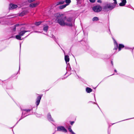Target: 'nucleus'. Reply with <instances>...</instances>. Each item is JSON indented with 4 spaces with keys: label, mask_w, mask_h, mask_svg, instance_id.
<instances>
[{
    "label": "nucleus",
    "mask_w": 134,
    "mask_h": 134,
    "mask_svg": "<svg viewBox=\"0 0 134 134\" xmlns=\"http://www.w3.org/2000/svg\"><path fill=\"white\" fill-rule=\"evenodd\" d=\"M67 6L65 4L60 5L59 7V8L60 9H62L65 8Z\"/></svg>",
    "instance_id": "obj_19"
},
{
    "label": "nucleus",
    "mask_w": 134,
    "mask_h": 134,
    "mask_svg": "<svg viewBox=\"0 0 134 134\" xmlns=\"http://www.w3.org/2000/svg\"><path fill=\"white\" fill-rule=\"evenodd\" d=\"M57 131H62L64 132H66L67 131L66 129L63 126H59L57 127Z\"/></svg>",
    "instance_id": "obj_4"
},
{
    "label": "nucleus",
    "mask_w": 134,
    "mask_h": 134,
    "mask_svg": "<svg viewBox=\"0 0 134 134\" xmlns=\"http://www.w3.org/2000/svg\"><path fill=\"white\" fill-rule=\"evenodd\" d=\"M97 2H98L99 3H101L102 2V1L100 0H98Z\"/></svg>",
    "instance_id": "obj_28"
},
{
    "label": "nucleus",
    "mask_w": 134,
    "mask_h": 134,
    "mask_svg": "<svg viewBox=\"0 0 134 134\" xmlns=\"http://www.w3.org/2000/svg\"><path fill=\"white\" fill-rule=\"evenodd\" d=\"M29 31H25L24 30L23 31H21L20 32H19V34L20 35L22 36L24 35L25 32Z\"/></svg>",
    "instance_id": "obj_8"
},
{
    "label": "nucleus",
    "mask_w": 134,
    "mask_h": 134,
    "mask_svg": "<svg viewBox=\"0 0 134 134\" xmlns=\"http://www.w3.org/2000/svg\"><path fill=\"white\" fill-rule=\"evenodd\" d=\"M69 57L68 55H65V60L66 63L69 61Z\"/></svg>",
    "instance_id": "obj_10"
},
{
    "label": "nucleus",
    "mask_w": 134,
    "mask_h": 134,
    "mask_svg": "<svg viewBox=\"0 0 134 134\" xmlns=\"http://www.w3.org/2000/svg\"><path fill=\"white\" fill-rule=\"evenodd\" d=\"M35 32L41 33V32H38V31H35Z\"/></svg>",
    "instance_id": "obj_30"
},
{
    "label": "nucleus",
    "mask_w": 134,
    "mask_h": 134,
    "mask_svg": "<svg viewBox=\"0 0 134 134\" xmlns=\"http://www.w3.org/2000/svg\"><path fill=\"white\" fill-rule=\"evenodd\" d=\"M39 3V2H37L36 3H31L30 4V6L32 8L34 7L37 5Z\"/></svg>",
    "instance_id": "obj_7"
},
{
    "label": "nucleus",
    "mask_w": 134,
    "mask_h": 134,
    "mask_svg": "<svg viewBox=\"0 0 134 134\" xmlns=\"http://www.w3.org/2000/svg\"><path fill=\"white\" fill-rule=\"evenodd\" d=\"M124 45L121 44H119L118 48L119 51H120L121 49V48H124Z\"/></svg>",
    "instance_id": "obj_14"
},
{
    "label": "nucleus",
    "mask_w": 134,
    "mask_h": 134,
    "mask_svg": "<svg viewBox=\"0 0 134 134\" xmlns=\"http://www.w3.org/2000/svg\"><path fill=\"white\" fill-rule=\"evenodd\" d=\"M65 3H66L65 5H66V6L68 5L71 2V0H65Z\"/></svg>",
    "instance_id": "obj_17"
},
{
    "label": "nucleus",
    "mask_w": 134,
    "mask_h": 134,
    "mask_svg": "<svg viewBox=\"0 0 134 134\" xmlns=\"http://www.w3.org/2000/svg\"><path fill=\"white\" fill-rule=\"evenodd\" d=\"M114 44H115V47L114 48V49L115 50H116L118 47V46L117 43L115 41H114Z\"/></svg>",
    "instance_id": "obj_18"
},
{
    "label": "nucleus",
    "mask_w": 134,
    "mask_h": 134,
    "mask_svg": "<svg viewBox=\"0 0 134 134\" xmlns=\"http://www.w3.org/2000/svg\"><path fill=\"white\" fill-rule=\"evenodd\" d=\"M41 23V21L36 22L35 23V24L36 25L38 26L40 25Z\"/></svg>",
    "instance_id": "obj_23"
},
{
    "label": "nucleus",
    "mask_w": 134,
    "mask_h": 134,
    "mask_svg": "<svg viewBox=\"0 0 134 134\" xmlns=\"http://www.w3.org/2000/svg\"><path fill=\"white\" fill-rule=\"evenodd\" d=\"M28 12L27 11H24L21 12V13L20 14V16H23L25 14L27 13Z\"/></svg>",
    "instance_id": "obj_13"
},
{
    "label": "nucleus",
    "mask_w": 134,
    "mask_h": 134,
    "mask_svg": "<svg viewBox=\"0 0 134 134\" xmlns=\"http://www.w3.org/2000/svg\"><path fill=\"white\" fill-rule=\"evenodd\" d=\"M48 27L47 25H45L44 26L43 30L47 32L48 30Z\"/></svg>",
    "instance_id": "obj_11"
},
{
    "label": "nucleus",
    "mask_w": 134,
    "mask_h": 134,
    "mask_svg": "<svg viewBox=\"0 0 134 134\" xmlns=\"http://www.w3.org/2000/svg\"><path fill=\"white\" fill-rule=\"evenodd\" d=\"M90 1L92 3H94L95 2V0H90Z\"/></svg>",
    "instance_id": "obj_26"
},
{
    "label": "nucleus",
    "mask_w": 134,
    "mask_h": 134,
    "mask_svg": "<svg viewBox=\"0 0 134 134\" xmlns=\"http://www.w3.org/2000/svg\"><path fill=\"white\" fill-rule=\"evenodd\" d=\"M76 0V1H77V2H79L80 1V0Z\"/></svg>",
    "instance_id": "obj_32"
},
{
    "label": "nucleus",
    "mask_w": 134,
    "mask_h": 134,
    "mask_svg": "<svg viewBox=\"0 0 134 134\" xmlns=\"http://www.w3.org/2000/svg\"><path fill=\"white\" fill-rule=\"evenodd\" d=\"M41 98V96H38L37 97L36 102V103L37 106L39 105L40 103Z\"/></svg>",
    "instance_id": "obj_9"
},
{
    "label": "nucleus",
    "mask_w": 134,
    "mask_h": 134,
    "mask_svg": "<svg viewBox=\"0 0 134 134\" xmlns=\"http://www.w3.org/2000/svg\"><path fill=\"white\" fill-rule=\"evenodd\" d=\"M114 71H115V72H117V71H116V70H115Z\"/></svg>",
    "instance_id": "obj_33"
},
{
    "label": "nucleus",
    "mask_w": 134,
    "mask_h": 134,
    "mask_svg": "<svg viewBox=\"0 0 134 134\" xmlns=\"http://www.w3.org/2000/svg\"><path fill=\"white\" fill-rule=\"evenodd\" d=\"M111 63L112 64V65H113V62L112 61L111 62Z\"/></svg>",
    "instance_id": "obj_31"
},
{
    "label": "nucleus",
    "mask_w": 134,
    "mask_h": 134,
    "mask_svg": "<svg viewBox=\"0 0 134 134\" xmlns=\"http://www.w3.org/2000/svg\"><path fill=\"white\" fill-rule=\"evenodd\" d=\"M19 25V24H16L15 26V28L13 29V30L15 31V27L16 26H18Z\"/></svg>",
    "instance_id": "obj_25"
},
{
    "label": "nucleus",
    "mask_w": 134,
    "mask_h": 134,
    "mask_svg": "<svg viewBox=\"0 0 134 134\" xmlns=\"http://www.w3.org/2000/svg\"><path fill=\"white\" fill-rule=\"evenodd\" d=\"M86 91L88 93H90L92 92V90L91 88L89 87H87L86 89Z\"/></svg>",
    "instance_id": "obj_15"
},
{
    "label": "nucleus",
    "mask_w": 134,
    "mask_h": 134,
    "mask_svg": "<svg viewBox=\"0 0 134 134\" xmlns=\"http://www.w3.org/2000/svg\"><path fill=\"white\" fill-rule=\"evenodd\" d=\"M31 110V109H28L27 110H23V113H24L25 111H26V112H28L29 111H30Z\"/></svg>",
    "instance_id": "obj_24"
},
{
    "label": "nucleus",
    "mask_w": 134,
    "mask_h": 134,
    "mask_svg": "<svg viewBox=\"0 0 134 134\" xmlns=\"http://www.w3.org/2000/svg\"><path fill=\"white\" fill-rule=\"evenodd\" d=\"M17 7V5H16L11 4L9 5V10H12L16 8Z\"/></svg>",
    "instance_id": "obj_5"
},
{
    "label": "nucleus",
    "mask_w": 134,
    "mask_h": 134,
    "mask_svg": "<svg viewBox=\"0 0 134 134\" xmlns=\"http://www.w3.org/2000/svg\"><path fill=\"white\" fill-rule=\"evenodd\" d=\"M68 129L69 131L72 133V134H75L72 130L71 126H70L69 127Z\"/></svg>",
    "instance_id": "obj_21"
},
{
    "label": "nucleus",
    "mask_w": 134,
    "mask_h": 134,
    "mask_svg": "<svg viewBox=\"0 0 134 134\" xmlns=\"http://www.w3.org/2000/svg\"><path fill=\"white\" fill-rule=\"evenodd\" d=\"M121 2L120 3L119 5L120 6H124L126 3V0H121Z\"/></svg>",
    "instance_id": "obj_6"
},
{
    "label": "nucleus",
    "mask_w": 134,
    "mask_h": 134,
    "mask_svg": "<svg viewBox=\"0 0 134 134\" xmlns=\"http://www.w3.org/2000/svg\"><path fill=\"white\" fill-rule=\"evenodd\" d=\"M99 19L98 18L96 17H94L92 19V20L93 21H97Z\"/></svg>",
    "instance_id": "obj_22"
},
{
    "label": "nucleus",
    "mask_w": 134,
    "mask_h": 134,
    "mask_svg": "<svg viewBox=\"0 0 134 134\" xmlns=\"http://www.w3.org/2000/svg\"><path fill=\"white\" fill-rule=\"evenodd\" d=\"M65 2L64 1H62L57 2L56 4V5H59L62 4H64Z\"/></svg>",
    "instance_id": "obj_16"
},
{
    "label": "nucleus",
    "mask_w": 134,
    "mask_h": 134,
    "mask_svg": "<svg viewBox=\"0 0 134 134\" xmlns=\"http://www.w3.org/2000/svg\"><path fill=\"white\" fill-rule=\"evenodd\" d=\"M74 121H72V122H71L70 124H71L72 125V124H74Z\"/></svg>",
    "instance_id": "obj_29"
},
{
    "label": "nucleus",
    "mask_w": 134,
    "mask_h": 134,
    "mask_svg": "<svg viewBox=\"0 0 134 134\" xmlns=\"http://www.w3.org/2000/svg\"><path fill=\"white\" fill-rule=\"evenodd\" d=\"M114 2V5H112V4H108L106 5L104 7V9H111L114 8L116 4H117L116 0H113Z\"/></svg>",
    "instance_id": "obj_2"
},
{
    "label": "nucleus",
    "mask_w": 134,
    "mask_h": 134,
    "mask_svg": "<svg viewBox=\"0 0 134 134\" xmlns=\"http://www.w3.org/2000/svg\"><path fill=\"white\" fill-rule=\"evenodd\" d=\"M47 118L49 121H53V119L52 118L51 115L48 114L47 115Z\"/></svg>",
    "instance_id": "obj_12"
},
{
    "label": "nucleus",
    "mask_w": 134,
    "mask_h": 134,
    "mask_svg": "<svg viewBox=\"0 0 134 134\" xmlns=\"http://www.w3.org/2000/svg\"><path fill=\"white\" fill-rule=\"evenodd\" d=\"M35 0H28V2L30 3L31 2H32Z\"/></svg>",
    "instance_id": "obj_27"
},
{
    "label": "nucleus",
    "mask_w": 134,
    "mask_h": 134,
    "mask_svg": "<svg viewBox=\"0 0 134 134\" xmlns=\"http://www.w3.org/2000/svg\"><path fill=\"white\" fill-rule=\"evenodd\" d=\"M55 16L57 17L55 20V23H58L61 26H73V23L72 21V18H66L65 17L63 16L62 14L58 13L55 14Z\"/></svg>",
    "instance_id": "obj_1"
},
{
    "label": "nucleus",
    "mask_w": 134,
    "mask_h": 134,
    "mask_svg": "<svg viewBox=\"0 0 134 134\" xmlns=\"http://www.w3.org/2000/svg\"><path fill=\"white\" fill-rule=\"evenodd\" d=\"M93 9L96 12H99L102 10V8L99 5H97L93 7Z\"/></svg>",
    "instance_id": "obj_3"
},
{
    "label": "nucleus",
    "mask_w": 134,
    "mask_h": 134,
    "mask_svg": "<svg viewBox=\"0 0 134 134\" xmlns=\"http://www.w3.org/2000/svg\"><path fill=\"white\" fill-rule=\"evenodd\" d=\"M21 36L19 34L16 36V38L18 40H21L22 39L21 38Z\"/></svg>",
    "instance_id": "obj_20"
}]
</instances>
